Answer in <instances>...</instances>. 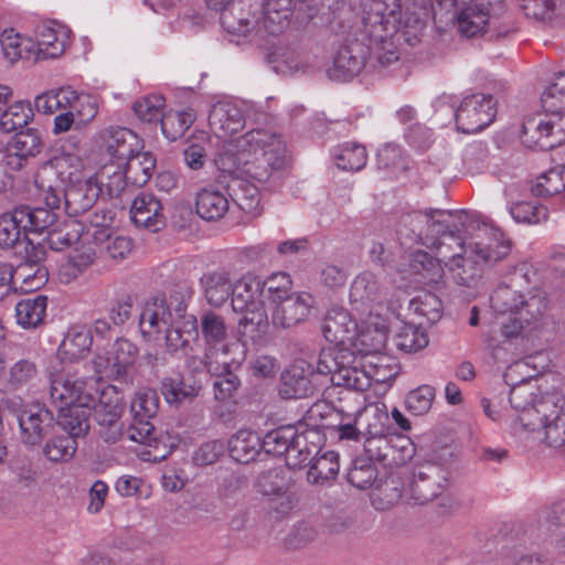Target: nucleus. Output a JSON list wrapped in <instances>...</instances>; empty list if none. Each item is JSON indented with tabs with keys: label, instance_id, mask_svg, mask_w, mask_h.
Masks as SVG:
<instances>
[{
	"label": "nucleus",
	"instance_id": "nucleus-1",
	"mask_svg": "<svg viewBox=\"0 0 565 565\" xmlns=\"http://www.w3.org/2000/svg\"><path fill=\"white\" fill-rule=\"evenodd\" d=\"M412 231L423 237L422 224L435 234H446L461 252L473 257L482 269L504 259L511 246L503 233L483 222L476 212L426 210L408 216Z\"/></svg>",
	"mask_w": 565,
	"mask_h": 565
},
{
	"label": "nucleus",
	"instance_id": "nucleus-2",
	"mask_svg": "<svg viewBox=\"0 0 565 565\" xmlns=\"http://www.w3.org/2000/svg\"><path fill=\"white\" fill-rule=\"evenodd\" d=\"M537 386L530 380H522L510 391L511 407L518 413L514 430L516 434L532 433L558 446L553 435H559L558 423L565 418V396L559 392H548L536 397Z\"/></svg>",
	"mask_w": 565,
	"mask_h": 565
},
{
	"label": "nucleus",
	"instance_id": "nucleus-3",
	"mask_svg": "<svg viewBox=\"0 0 565 565\" xmlns=\"http://www.w3.org/2000/svg\"><path fill=\"white\" fill-rule=\"evenodd\" d=\"M318 371L330 374L333 385L359 392L367 390L372 382L387 383L398 372L385 355L363 358L345 349H323L319 354Z\"/></svg>",
	"mask_w": 565,
	"mask_h": 565
},
{
	"label": "nucleus",
	"instance_id": "nucleus-4",
	"mask_svg": "<svg viewBox=\"0 0 565 565\" xmlns=\"http://www.w3.org/2000/svg\"><path fill=\"white\" fill-rule=\"evenodd\" d=\"M363 34L367 39L371 70L388 68L398 62L392 38L402 23L399 0H364L362 3Z\"/></svg>",
	"mask_w": 565,
	"mask_h": 565
},
{
	"label": "nucleus",
	"instance_id": "nucleus-5",
	"mask_svg": "<svg viewBox=\"0 0 565 565\" xmlns=\"http://www.w3.org/2000/svg\"><path fill=\"white\" fill-rule=\"evenodd\" d=\"M139 330L142 338L149 342H163L169 353L191 351V342L199 337V326L195 317L191 316L183 322V328L173 327L172 313L166 300L153 297L146 300L139 316Z\"/></svg>",
	"mask_w": 565,
	"mask_h": 565
},
{
	"label": "nucleus",
	"instance_id": "nucleus-6",
	"mask_svg": "<svg viewBox=\"0 0 565 565\" xmlns=\"http://www.w3.org/2000/svg\"><path fill=\"white\" fill-rule=\"evenodd\" d=\"M86 383L71 370L63 369L51 374L50 394L58 408L57 424L68 436L77 438L87 433L92 397L84 394Z\"/></svg>",
	"mask_w": 565,
	"mask_h": 565
},
{
	"label": "nucleus",
	"instance_id": "nucleus-7",
	"mask_svg": "<svg viewBox=\"0 0 565 565\" xmlns=\"http://www.w3.org/2000/svg\"><path fill=\"white\" fill-rule=\"evenodd\" d=\"M86 168L85 160L70 152L55 156L44 168L45 172L54 174L64 186L63 200L70 216L84 214L102 195L98 181L92 175L84 177Z\"/></svg>",
	"mask_w": 565,
	"mask_h": 565
},
{
	"label": "nucleus",
	"instance_id": "nucleus-8",
	"mask_svg": "<svg viewBox=\"0 0 565 565\" xmlns=\"http://www.w3.org/2000/svg\"><path fill=\"white\" fill-rule=\"evenodd\" d=\"M221 170L235 173L241 167H247L243 172L258 182H264L269 170H281L288 164L284 143H227V148L215 160Z\"/></svg>",
	"mask_w": 565,
	"mask_h": 565
},
{
	"label": "nucleus",
	"instance_id": "nucleus-9",
	"mask_svg": "<svg viewBox=\"0 0 565 565\" xmlns=\"http://www.w3.org/2000/svg\"><path fill=\"white\" fill-rule=\"evenodd\" d=\"M200 329L206 344L205 360L200 364L209 372H220L228 366L242 364L245 359L244 348L238 342H226L228 327L224 317L213 311L204 312L201 316Z\"/></svg>",
	"mask_w": 565,
	"mask_h": 565
},
{
	"label": "nucleus",
	"instance_id": "nucleus-10",
	"mask_svg": "<svg viewBox=\"0 0 565 565\" xmlns=\"http://www.w3.org/2000/svg\"><path fill=\"white\" fill-rule=\"evenodd\" d=\"M263 280L252 274L244 275L234 285L232 308L242 313L238 326L245 335L255 339L266 332L268 313L264 294Z\"/></svg>",
	"mask_w": 565,
	"mask_h": 565
},
{
	"label": "nucleus",
	"instance_id": "nucleus-11",
	"mask_svg": "<svg viewBox=\"0 0 565 565\" xmlns=\"http://www.w3.org/2000/svg\"><path fill=\"white\" fill-rule=\"evenodd\" d=\"M544 114L527 119L522 125L523 135L531 138H554L565 141V72L555 76L554 82L541 95Z\"/></svg>",
	"mask_w": 565,
	"mask_h": 565
},
{
	"label": "nucleus",
	"instance_id": "nucleus-12",
	"mask_svg": "<svg viewBox=\"0 0 565 565\" xmlns=\"http://www.w3.org/2000/svg\"><path fill=\"white\" fill-rule=\"evenodd\" d=\"M424 234L420 237L422 244L428 248H434L438 252L439 256L447 258L445 267L447 268V278L458 286L475 287L482 275V268L476 264L473 257H469L458 248L454 255L448 256L452 250L451 244L446 241L449 239L448 234L446 237L443 234H434L431 227L426 224L420 225Z\"/></svg>",
	"mask_w": 565,
	"mask_h": 565
},
{
	"label": "nucleus",
	"instance_id": "nucleus-13",
	"mask_svg": "<svg viewBox=\"0 0 565 565\" xmlns=\"http://www.w3.org/2000/svg\"><path fill=\"white\" fill-rule=\"evenodd\" d=\"M301 429L302 425H289L267 433L262 439L263 450L275 456L284 455L292 469L306 466L312 449L308 447V436Z\"/></svg>",
	"mask_w": 565,
	"mask_h": 565
},
{
	"label": "nucleus",
	"instance_id": "nucleus-14",
	"mask_svg": "<svg viewBox=\"0 0 565 565\" xmlns=\"http://www.w3.org/2000/svg\"><path fill=\"white\" fill-rule=\"evenodd\" d=\"M362 26V20L351 28L344 42L338 49L333 58V68L330 75L338 79H348L361 73L365 67L373 66V62L367 61L370 51L367 50V39H365Z\"/></svg>",
	"mask_w": 565,
	"mask_h": 565
},
{
	"label": "nucleus",
	"instance_id": "nucleus-15",
	"mask_svg": "<svg viewBox=\"0 0 565 565\" xmlns=\"http://www.w3.org/2000/svg\"><path fill=\"white\" fill-rule=\"evenodd\" d=\"M497 116V100L491 94L471 93L462 97L455 111L457 129L471 135L491 125Z\"/></svg>",
	"mask_w": 565,
	"mask_h": 565
},
{
	"label": "nucleus",
	"instance_id": "nucleus-16",
	"mask_svg": "<svg viewBox=\"0 0 565 565\" xmlns=\"http://www.w3.org/2000/svg\"><path fill=\"white\" fill-rule=\"evenodd\" d=\"M387 290L381 279L365 270L359 274L350 287V303L356 311L370 317L384 316Z\"/></svg>",
	"mask_w": 565,
	"mask_h": 565
},
{
	"label": "nucleus",
	"instance_id": "nucleus-17",
	"mask_svg": "<svg viewBox=\"0 0 565 565\" xmlns=\"http://www.w3.org/2000/svg\"><path fill=\"white\" fill-rule=\"evenodd\" d=\"M159 396L154 390L137 391L130 402L132 424L129 428V439L139 444H150L154 427L151 419L159 411Z\"/></svg>",
	"mask_w": 565,
	"mask_h": 565
},
{
	"label": "nucleus",
	"instance_id": "nucleus-18",
	"mask_svg": "<svg viewBox=\"0 0 565 565\" xmlns=\"http://www.w3.org/2000/svg\"><path fill=\"white\" fill-rule=\"evenodd\" d=\"M128 146V143H99V154L105 158L97 160L96 163L106 166L107 162H114L127 174L141 172L143 181H147L156 168L153 154L149 151H134Z\"/></svg>",
	"mask_w": 565,
	"mask_h": 565
},
{
	"label": "nucleus",
	"instance_id": "nucleus-19",
	"mask_svg": "<svg viewBox=\"0 0 565 565\" xmlns=\"http://www.w3.org/2000/svg\"><path fill=\"white\" fill-rule=\"evenodd\" d=\"M546 308L544 298H534L527 303L525 311H521V316H499L492 326L489 334H486V341L490 348H494L502 341H510L518 338L524 328L536 322Z\"/></svg>",
	"mask_w": 565,
	"mask_h": 565
},
{
	"label": "nucleus",
	"instance_id": "nucleus-20",
	"mask_svg": "<svg viewBox=\"0 0 565 565\" xmlns=\"http://www.w3.org/2000/svg\"><path fill=\"white\" fill-rule=\"evenodd\" d=\"M84 382L86 383L84 394H89L93 399L90 406L93 418L100 426L111 427L116 425L124 411L122 393L111 384L97 390L94 387L93 379L84 380Z\"/></svg>",
	"mask_w": 565,
	"mask_h": 565
},
{
	"label": "nucleus",
	"instance_id": "nucleus-21",
	"mask_svg": "<svg viewBox=\"0 0 565 565\" xmlns=\"http://www.w3.org/2000/svg\"><path fill=\"white\" fill-rule=\"evenodd\" d=\"M323 375L312 364L299 360L289 365L280 375L279 395L282 398H305L317 390V375Z\"/></svg>",
	"mask_w": 565,
	"mask_h": 565
},
{
	"label": "nucleus",
	"instance_id": "nucleus-22",
	"mask_svg": "<svg viewBox=\"0 0 565 565\" xmlns=\"http://www.w3.org/2000/svg\"><path fill=\"white\" fill-rule=\"evenodd\" d=\"M31 36L35 43V61L58 58L70 44L71 30L56 21H46L38 24Z\"/></svg>",
	"mask_w": 565,
	"mask_h": 565
},
{
	"label": "nucleus",
	"instance_id": "nucleus-23",
	"mask_svg": "<svg viewBox=\"0 0 565 565\" xmlns=\"http://www.w3.org/2000/svg\"><path fill=\"white\" fill-rule=\"evenodd\" d=\"M387 324L384 316L370 317L358 323V330L349 348H344L355 355H363L370 358L371 355L379 354L386 342Z\"/></svg>",
	"mask_w": 565,
	"mask_h": 565
},
{
	"label": "nucleus",
	"instance_id": "nucleus-24",
	"mask_svg": "<svg viewBox=\"0 0 565 565\" xmlns=\"http://www.w3.org/2000/svg\"><path fill=\"white\" fill-rule=\"evenodd\" d=\"M111 212H104L102 217L95 214L92 220L94 231L92 236L94 242L104 245V249L108 258L119 263L130 256L134 250V242L130 237L124 235L113 236L110 224L113 222Z\"/></svg>",
	"mask_w": 565,
	"mask_h": 565
},
{
	"label": "nucleus",
	"instance_id": "nucleus-25",
	"mask_svg": "<svg viewBox=\"0 0 565 565\" xmlns=\"http://www.w3.org/2000/svg\"><path fill=\"white\" fill-rule=\"evenodd\" d=\"M209 122L214 136L226 141L244 128V116L241 108L231 99L216 102L210 111Z\"/></svg>",
	"mask_w": 565,
	"mask_h": 565
},
{
	"label": "nucleus",
	"instance_id": "nucleus-26",
	"mask_svg": "<svg viewBox=\"0 0 565 565\" xmlns=\"http://www.w3.org/2000/svg\"><path fill=\"white\" fill-rule=\"evenodd\" d=\"M313 303V297L308 292L292 294L275 305L273 323L282 328L292 327L308 317Z\"/></svg>",
	"mask_w": 565,
	"mask_h": 565
},
{
	"label": "nucleus",
	"instance_id": "nucleus-27",
	"mask_svg": "<svg viewBox=\"0 0 565 565\" xmlns=\"http://www.w3.org/2000/svg\"><path fill=\"white\" fill-rule=\"evenodd\" d=\"M356 330L358 322L347 309L334 307L328 310L322 324V333L327 341L337 345H349Z\"/></svg>",
	"mask_w": 565,
	"mask_h": 565
},
{
	"label": "nucleus",
	"instance_id": "nucleus-28",
	"mask_svg": "<svg viewBox=\"0 0 565 565\" xmlns=\"http://www.w3.org/2000/svg\"><path fill=\"white\" fill-rule=\"evenodd\" d=\"M33 117L30 103L17 102L9 106L0 117V130L6 134H13L15 137L25 136L32 141H40L42 132L33 127H28Z\"/></svg>",
	"mask_w": 565,
	"mask_h": 565
},
{
	"label": "nucleus",
	"instance_id": "nucleus-29",
	"mask_svg": "<svg viewBox=\"0 0 565 565\" xmlns=\"http://www.w3.org/2000/svg\"><path fill=\"white\" fill-rule=\"evenodd\" d=\"M130 218L135 225L151 232L160 231L164 224L162 205L151 193L141 192L132 201Z\"/></svg>",
	"mask_w": 565,
	"mask_h": 565
},
{
	"label": "nucleus",
	"instance_id": "nucleus-30",
	"mask_svg": "<svg viewBox=\"0 0 565 565\" xmlns=\"http://www.w3.org/2000/svg\"><path fill=\"white\" fill-rule=\"evenodd\" d=\"M18 422L23 443L38 445L53 425V415L44 407L32 405L22 411Z\"/></svg>",
	"mask_w": 565,
	"mask_h": 565
},
{
	"label": "nucleus",
	"instance_id": "nucleus-31",
	"mask_svg": "<svg viewBox=\"0 0 565 565\" xmlns=\"http://www.w3.org/2000/svg\"><path fill=\"white\" fill-rule=\"evenodd\" d=\"M440 469L437 466H428L425 471H418L413 478H407L408 484L405 492V501L414 504H425L435 499L443 486L436 481Z\"/></svg>",
	"mask_w": 565,
	"mask_h": 565
},
{
	"label": "nucleus",
	"instance_id": "nucleus-32",
	"mask_svg": "<svg viewBox=\"0 0 565 565\" xmlns=\"http://www.w3.org/2000/svg\"><path fill=\"white\" fill-rule=\"evenodd\" d=\"M102 158L105 157L99 154V143H97V147L86 157V166L90 169L100 168V171L92 178L96 179L102 185V195L118 196L126 186L125 174L127 173L122 168L116 167L114 162H107L106 166L97 164L96 161Z\"/></svg>",
	"mask_w": 565,
	"mask_h": 565
},
{
	"label": "nucleus",
	"instance_id": "nucleus-33",
	"mask_svg": "<svg viewBox=\"0 0 565 565\" xmlns=\"http://www.w3.org/2000/svg\"><path fill=\"white\" fill-rule=\"evenodd\" d=\"M405 478L402 471H392L384 479L380 478L371 490V502L377 510H386L405 501Z\"/></svg>",
	"mask_w": 565,
	"mask_h": 565
},
{
	"label": "nucleus",
	"instance_id": "nucleus-34",
	"mask_svg": "<svg viewBox=\"0 0 565 565\" xmlns=\"http://www.w3.org/2000/svg\"><path fill=\"white\" fill-rule=\"evenodd\" d=\"M203 375L199 372L163 379L161 392L167 403L179 404L198 396L202 388Z\"/></svg>",
	"mask_w": 565,
	"mask_h": 565
},
{
	"label": "nucleus",
	"instance_id": "nucleus-35",
	"mask_svg": "<svg viewBox=\"0 0 565 565\" xmlns=\"http://www.w3.org/2000/svg\"><path fill=\"white\" fill-rule=\"evenodd\" d=\"M93 344L92 329L84 324L72 326L57 349L61 361L74 362L84 358Z\"/></svg>",
	"mask_w": 565,
	"mask_h": 565
},
{
	"label": "nucleus",
	"instance_id": "nucleus-36",
	"mask_svg": "<svg viewBox=\"0 0 565 565\" xmlns=\"http://www.w3.org/2000/svg\"><path fill=\"white\" fill-rule=\"evenodd\" d=\"M534 298H543L539 295L525 296L509 285L498 286L491 295L490 302L493 311L499 316H521L527 303Z\"/></svg>",
	"mask_w": 565,
	"mask_h": 565
},
{
	"label": "nucleus",
	"instance_id": "nucleus-37",
	"mask_svg": "<svg viewBox=\"0 0 565 565\" xmlns=\"http://www.w3.org/2000/svg\"><path fill=\"white\" fill-rule=\"evenodd\" d=\"M411 267L418 274L422 281L437 290L446 287L447 268L440 260L424 250H416L411 255Z\"/></svg>",
	"mask_w": 565,
	"mask_h": 565
},
{
	"label": "nucleus",
	"instance_id": "nucleus-38",
	"mask_svg": "<svg viewBox=\"0 0 565 565\" xmlns=\"http://www.w3.org/2000/svg\"><path fill=\"white\" fill-rule=\"evenodd\" d=\"M0 44L4 58L11 64L21 60L35 61V43L31 35L6 29L0 34Z\"/></svg>",
	"mask_w": 565,
	"mask_h": 565
},
{
	"label": "nucleus",
	"instance_id": "nucleus-39",
	"mask_svg": "<svg viewBox=\"0 0 565 565\" xmlns=\"http://www.w3.org/2000/svg\"><path fill=\"white\" fill-rule=\"evenodd\" d=\"M200 281L206 301L213 307L223 306L230 296H233L234 285L226 271H209L201 277Z\"/></svg>",
	"mask_w": 565,
	"mask_h": 565
},
{
	"label": "nucleus",
	"instance_id": "nucleus-40",
	"mask_svg": "<svg viewBox=\"0 0 565 565\" xmlns=\"http://www.w3.org/2000/svg\"><path fill=\"white\" fill-rule=\"evenodd\" d=\"M263 449L262 438L248 429L238 430L228 441L231 457L242 463L254 460Z\"/></svg>",
	"mask_w": 565,
	"mask_h": 565
},
{
	"label": "nucleus",
	"instance_id": "nucleus-41",
	"mask_svg": "<svg viewBox=\"0 0 565 565\" xmlns=\"http://www.w3.org/2000/svg\"><path fill=\"white\" fill-rule=\"evenodd\" d=\"M360 418L362 423L361 433L364 438L393 433L390 415L383 403H375L361 408Z\"/></svg>",
	"mask_w": 565,
	"mask_h": 565
},
{
	"label": "nucleus",
	"instance_id": "nucleus-42",
	"mask_svg": "<svg viewBox=\"0 0 565 565\" xmlns=\"http://www.w3.org/2000/svg\"><path fill=\"white\" fill-rule=\"evenodd\" d=\"M237 170L234 174H238ZM230 189L233 191L234 200L242 211L252 216L260 213V195L258 186L249 180L236 175L232 179Z\"/></svg>",
	"mask_w": 565,
	"mask_h": 565
},
{
	"label": "nucleus",
	"instance_id": "nucleus-43",
	"mask_svg": "<svg viewBox=\"0 0 565 565\" xmlns=\"http://www.w3.org/2000/svg\"><path fill=\"white\" fill-rule=\"evenodd\" d=\"M307 463L310 465L307 479L310 483L316 484L333 480L340 469L339 455L332 450L318 452L312 460L309 458Z\"/></svg>",
	"mask_w": 565,
	"mask_h": 565
},
{
	"label": "nucleus",
	"instance_id": "nucleus-44",
	"mask_svg": "<svg viewBox=\"0 0 565 565\" xmlns=\"http://www.w3.org/2000/svg\"><path fill=\"white\" fill-rule=\"evenodd\" d=\"M339 416L338 408L327 401L313 403L303 416L300 425L309 428L305 434L319 437V429H330L332 420Z\"/></svg>",
	"mask_w": 565,
	"mask_h": 565
},
{
	"label": "nucleus",
	"instance_id": "nucleus-45",
	"mask_svg": "<svg viewBox=\"0 0 565 565\" xmlns=\"http://www.w3.org/2000/svg\"><path fill=\"white\" fill-rule=\"evenodd\" d=\"M230 206L224 193L218 190L204 189L196 196V213L206 221L220 220Z\"/></svg>",
	"mask_w": 565,
	"mask_h": 565
},
{
	"label": "nucleus",
	"instance_id": "nucleus-46",
	"mask_svg": "<svg viewBox=\"0 0 565 565\" xmlns=\"http://www.w3.org/2000/svg\"><path fill=\"white\" fill-rule=\"evenodd\" d=\"M47 299L38 295L20 300L15 306V318L18 324L24 329L38 327L44 319Z\"/></svg>",
	"mask_w": 565,
	"mask_h": 565
},
{
	"label": "nucleus",
	"instance_id": "nucleus-47",
	"mask_svg": "<svg viewBox=\"0 0 565 565\" xmlns=\"http://www.w3.org/2000/svg\"><path fill=\"white\" fill-rule=\"evenodd\" d=\"M25 214L15 207L11 213L0 215V246L11 248L28 233Z\"/></svg>",
	"mask_w": 565,
	"mask_h": 565
},
{
	"label": "nucleus",
	"instance_id": "nucleus-48",
	"mask_svg": "<svg viewBox=\"0 0 565 565\" xmlns=\"http://www.w3.org/2000/svg\"><path fill=\"white\" fill-rule=\"evenodd\" d=\"M111 355L120 382H131L138 348L129 340L118 339L113 345Z\"/></svg>",
	"mask_w": 565,
	"mask_h": 565
},
{
	"label": "nucleus",
	"instance_id": "nucleus-49",
	"mask_svg": "<svg viewBox=\"0 0 565 565\" xmlns=\"http://www.w3.org/2000/svg\"><path fill=\"white\" fill-rule=\"evenodd\" d=\"M337 167L344 171H359L367 161L363 143H340L332 151Z\"/></svg>",
	"mask_w": 565,
	"mask_h": 565
},
{
	"label": "nucleus",
	"instance_id": "nucleus-50",
	"mask_svg": "<svg viewBox=\"0 0 565 565\" xmlns=\"http://www.w3.org/2000/svg\"><path fill=\"white\" fill-rule=\"evenodd\" d=\"M0 143V166L15 171L40 152V143Z\"/></svg>",
	"mask_w": 565,
	"mask_h": 565
},
{
	"label": "nucleus",
	"instance_id": "nucleus-51",
	"mask_svg": "<svg viewBox=\"0 0 565 565\" xmlns=\"http://www.w3.org/2000/svg\"><path fill=\"white\" fill-rule=\"evenodd\" d=\"M95 258L96 253L89 246L74 248L68 253L67 260L61 268V279L65 282L75 279L94 264Z\"/></svg>",
	"mask_w": 565,
	"mask_h": 565
},
{
	"label": "nucleus",
	"instance_id": "nucleus-52",
	"mask_svg": "<svg viewBox=\"0 0 565 565\" xmlns=\"http://www.w3.org/2000/svg\"><path fill=\"white\" fill-rule=\"evenodd\" d=\"M195 119L193 109L183 111L168 113L160 120V129L162 135L169 141H177L182 138L184 132L190 128Z\"/></svg>",
	"mask_w": 565,
	"mask_h": 565
},
{
	"label": "nucleus",
	"instance_id": "nucleus-53",
	"mask_svg": "<svg viewBox=\"0 0 565 565\" xmlns=\"http://www.w3.org/2000/svg\"><path fill=\"white\" fill-rule=\"evenodd\" d=\"M338 413L339 416L332 420L330 429H335L340 439L359 440L362 436L361 408L350 412L341 407Z\"/></svg>",
	"mask_w": 565,
	"mask_h": 565
},
{
	"label": "nucleus",
	"instance_id": "nucleus-54",
	"mask_svg": "<svg viewBox=\"0 0 565 565\" xmlns=\"http://www.w3.org/2000/svg\"><path fill=\"white\" fill-rule=\"evenodd\" d=\"M565 190V168L556 167L540 174L531 186L536 196H551Z\"/></svg>",
	"mask_w": 565,
	"mask_h": 565
},
{
	"label": "nucleus",
	"instance_id": "nucleus-55",
	"mask_svg": "<svg viewBox=\"0 0 565 565\" xmlns=\"http://www.w3.org/2000/svg\"><path fill=\"white\" fill-rule=\"evenodd\" d=\"M429 343L426 331L417 326L405 323L395 335V345L401 351L413 353L425 349Z\"/></svg>",
	"mask_w": 565,
	"mask_h": 565
},
{
	"label": "nucleus",
	"instance_id": "nucleus-56",
	"mask_svg": "<svg viewBox=\"0 0 565 565\" xmlns=\"http://www.w3.org/2000/svg\"><path fill=\"white\" fill-rule=\"evenodd\" d=\"M164 106L166 100L163 96L152 94L135 102L132 110L142 122L157 127L164 115Z\"/></svg>",
	"mask_w": 565,
	"mask_h": 565
},
{
	"label": "nucleus",
	"instance_id": "nucleus-57",
	"mask_svg": "<svg viewBox=\"0 0 565 565\" xmlns=\"http://www.w3.org/2000/svg\"><path fill=\"white\" fill-rule=\"evenodd\" d=\"M408 309L417 317L434 323L440 319L443 306L440 299L435 294L422 292L409 301Z\"/></svg>",
	"mask_w": 565,
	"mask_h": 565
},
{
	"label": "nucleus",
	"instance_id": "nucleus-58",
	"mask_svg": "<svg viewBox=\"0 0 565 565\" xmlns=\"http://www.w3.org/2000/svg\"><path fill=\"white\" fill-rule=\"evenodd\" d=\"M76 449L77 441L73 436L60 435L45 444L43 454L52 462H66L74 457Z\"/></svg>",
	"mask_w": 565,
	"mask_h": 565
},
{
	"label": "nucleus",
	"instance_id": "nucleus-59",
	"mask_svg": "<svg viewBox=\"0 0 565 565\" xmlns=\"http://www.w3.org/2000/svg\"><path fill=\"white\" fill-rule=\"evenodd\" d=\"M14 288H19L24 292L40 289L46 282V270L43 267H33L20 264L13 269Z\"/></svg>",
	"mask_w": 565,
	"mask_h": 565
},
{
	"label": "nucleus",
	"instance_id": "nucleus-60",
	"mask_svg": "<svg viewBox=\"0 0 565 565\" xmlns=\"http://www.w3.org/2000/svg\"><path fill=\"white\" fill-rule=\"evenodd\" d=\"M241 364L228 366L220 372H210L216 379L213 383L214 397L220 402L232 401L238 386L239 380L234 374V371L239 367Z\"/></svg>",
	"mask_w": 565,
	"mask_h": 565
},
{
	"label": "nucleus",
	"instance_id": "nucleus-61",
	"mask_svg": "<svg viewBox=\"0 0 565 565\" xmlns=\"http://www.w3.org/2000/svg\"><path fill=\"white\" fill-rule=\"evenodd\" d=\"M291 288V279L287 273L271 274L266 280H263L262 291L265 300L270 305H277L288 298Z\"/></svg>",
	"mask_w": 565,
	"mask_h": 565
},
{
	"label": "nucleus",
	"instance_id": "nucleus-62",
	"mask_svg": "<svg viewBox=\"0 0 565 565\" xmlns=\"http://www.w3.org/2000/svg\"><path fill=\"white\" fill-rule=\"evenodd\" d=\"M377 479L375 466L364 458L355 459L348 472V481L359 489L373 488Z\"/></svg>",
	"mask_w": 565,
	"mask_h": 565
},
{
	"label": "nucleus",
	"instance_id": "nucleus-63",
	"mask_svg": "<svg viewBox=\"0 0 565 565\" xmlns=\"http://www.w3.org/2000/svg\"><path fill=\"white\" fill-rule=\"evenodd\" d=\"M524 14L535 20H548L565 9V0H520Z\"/></svg>",
	"mask_w": 565,
	"mask_h": 565
},
{
	"label": "nucleus",
	"instance_id": "nucleus-64",
	"mask_svg": "<svg viewBox=\"0 0 565 565\" xmlns=\"http://www.w3.org/2000/svg\"><path fill=\"white\" fill-rule=\"evenodd\" d=\"M19 211L25 214L28 232L42 233L52 227L57 220L55 212L43 207L19 206Z\"/></svg>",
	"mask_w": 565,
	"mask_h": 565
}]
</instances>
